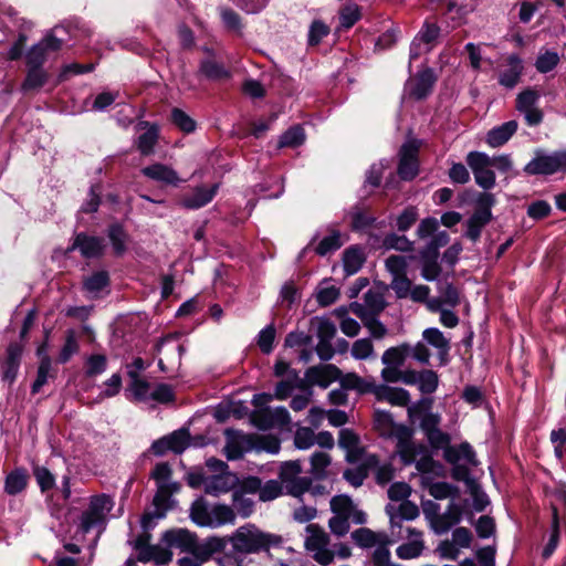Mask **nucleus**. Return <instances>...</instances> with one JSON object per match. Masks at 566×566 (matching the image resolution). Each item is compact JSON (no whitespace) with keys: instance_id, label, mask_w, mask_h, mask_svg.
Here are the masks:
<instances>
[{"instance_id":"nucleus-39","label":"nucleus","mask_w":566,"mask_h":566,"mask_svg":"<svg viewBox=\"0 0 566 566\" xmlns=\"http://www.w3.org/2000/svg\"><path fill=\"white\" fill-rule=\"evenodd\" d=\"M107 237L112 243L114 253L117 256L126 252L127 233L124 227L119 223H113L107 229Z\"/></svg>"},{"instance_id":"nucleus-7","label":"nucleus","mask_w":566,"mask_h":566,"mask_svg":"<svg viewBox=\"0 0 566 566\" xmlns=\"http://www.w3.org/2000/svg\"><path fill=\"white\" fill-rule=\"evenodd\" d=\"M467 165L473 172L475 184L486 190L495 186V172L491 169L490 156L482 151H470L465 157Z\"/></svg>"},{"instance_id":"nucleus-43","label":"nucleus","mask_w":566,"mask_h":566,"mask_svg":"<svg viewBox=\"0 0 566 566\" xmlns=\"http://www.w3.org/2000/svg\"><path fill=\"white\" fill-rule=\"evenodd\" d=\"M200 72L209 80L219 81L230 77L224 66L212 60H205L200 64Z\"/></svg>"},{"instance_id":"nucleus-23","label":"nucleus","mask_w":566,"mask_h":566,"mask_svg":"<svg viewBox=\"0 0 566 566\" xmlns=\"http://www.w3.org/2000/svg\"><path fill=\"white\" fill-rule=\"evenodd\" d=\"M517 127L516 120H509L492 128L486 135L488 145L493 148L503 146L516 133Z\"/></svg>"},{"instance_id":"nucleus-42","label":"nucleus","mask_w":566,"mask_h":566,"mask_svg":"<svg viewBox=\"0 0 566 566\" xmlns=\"http://www.w3.org/2000/svg\"><path fill=\"white\" fill-rule=\"evenodd\" d=\"M109 285V275L107 271H97L84 281V289L95 296Z\"/></svg>"},{"instance_id":"nucleus-63","label":"nucleus","mask_w":566,"mask_h":566,"mask_svg":"<svg viewBox=\"0 0 566 566\" xmlns=\"http://www.w3.org/2000/svg\"><path fill=\"white\" fill-rule=\"evenodd\" d=\"M150 399L159 403H170L176 400V395L171 385L159 384L150 392Z\"/></svg>"},{"instance_id":"nucleus-15","label":"nucleus","mask_w":566,"mask_h":566,"mask_svg":"<svg viewBox=\"0 0 566 566\" xmlns=\"http://www.w3.org/2000/svg\"><path fill=\"white\" fill-rule=\"evenodd\" d=\"M476 0H440L439 9L451 21V28L461 25L468 13L472 12Z\"/></svg>"},{"instance_id":"nucleus-25","label":"nucleus","mask_w":566,"mask_h":566,"mask_svg":"<svg viewBox=\"0 0 566 566\" xmlns=\"http://www.w3.org/2000/svg\"><path fill=\"white\" fill-rule=\"evenodd\" d=\"M411 345L402 343L398 346L386 349L381 356V363L385 368L400 369L408 356H410Z\"/></svg>"},{"instance_id":"nucleus-11","label":"nucleus","mask_w":566,"mask_h":566,"mask_svg":"<svg viewBox=\"0 0 566 566\" xmlns=\"http://www.w3.org/2000/svg\"><path fill=\"white\" fill-rule=\"evenodd\" d=\"M252 423L261 429L269 430L272 428H284L290 424L291 418L286 408L276 407L271 409L265 407L263 409L254 410L251 413Z\"/></svg>"},{"instance_id":"nucleus-1","label":"nucleus","mask_w":566,"mask_h":566,"mask_svg":"<svg viewBox=\"0 0 566 566\" xmlns=\"http://www.w3.org/2000/svg\"><path fill=\"white\" fill-rule=\"evenodd\" d=\"M233 553L242 555L255 554L268 551L270 547H280L283 537L277 534L260 531L255 525L248 524L239 527L230 537Z\"/></svg>"},{"instance_id":"nucleus-62","label":"nucleus","mask_w":566,"mask_h":566,"mask_svg":"<svg viewBox=\"0 0 566 566\" xmlns=\"http://www.w3.org/2000/svg\"><path fill=\"white\" fill-rule=\"evenodd\" d=\"M213 527L220 526L227 523H233L235 515L233 510L224 504H218L212 510Z\"/></svg>"},{"instance_id":"nucleus-5","label":"nucleus","mask_w":566,"mask_h":566,"mask_svg":"<svg viewBox=\"0 0 566 566\" xmlns=\"http://www.w3.org/2000/svg\"><path fill=\"white\" fill-rule=\"evenodd\" d=\"M308 534L305 538V548L313 553L312 557L322 566L333 563L335 553L328 548L329 535L318 524H308L305 528Z\"/></svg>"},{"instance_id":"nucleus-57","label":"nucleus","mask_w":566,"mask_h":566,"mask_svg":"<svg viewBox=\"0 0 566 566\" xmlns=\"http://www.w3.org/2000/svg\"><path fill=\"white\" fill-rule=\"evenodd\" d=\"M422 338L432 347L442 349L443 352H446L447 346L450 345L443 333L436 327L426 328L422 333Z\"/></svg>"},{"instance_id":"nucleus-18","label":"nucleus","mask_w":566,"mask_h":566,"mask_svg":"<svg viewBox=\"0 0 566 566\" xmlns=\"http://www.w3.org/2000/svg\"><path fill=\"white\" fill-rule=\"evenodd\" d=\"M338 446L346 451V461L349 463L358 462L364 454V448L360 447V438L352 429L343 428L339 430Z\"/></svg>"},{"instance_id":"nucleus-3","label":"nucleus","mask_w":566,"mask_h":566,"mask_svg":"<svg viewBox=\"0 0 566 566\" xmlns=\"http://www.w3.org/2000/svg\"><path fill=\"white\" fill-rule=\"evenodd\" d=\"M303 467L301 460L284 461L279 468V482L285 494L302 501L303 495L311 490L312 478L301 476Z\"/></svg>"},{"instance_id":"nucleus-50","label":"nucleus","mask_w":566,"mask_h":566,"mask_svg":"<svg viewBox=\"0 0 566 566\" xmlns=\"http://www.w3.org/2000/svg\"><path fill=\"white\" fill-rule=\"evenodd\" d=\"M275 334L276 331L274 323L269 324L260 331L256 344L263 354L269 355L273 350Z\"/></svg>"},{"instance_id":"nucleus-13","label":"nucleus","mask_w":566,"mask_h":566,"mask_svg":"<svg viewBox=\"0 0 566 566\" xmlns=\"http://www.w3.org/2000/svg\"><path fill=\"white\" fill-rule=\"evenodd\" d=\"M441 29L436 22H431L429 20H426L422 28L413 39L410 45V60H417L421 51V44H424L427 46L426 52H429L432 50V48L437 44L439 38H440Z\"/></svg>"},{"instance_id":"nucleus-35","label":"nucleus","mask_w":566,"mask_h":566,"mask_svg":"<svg viewBox=\"0 0 566 566\" xmlns=\"http://www.w3.org/2000/svg\"><path fill=\"white\" fill-rule=\"evenodd\" d=\"M52 360L48 355L42 356L38 370H36V377L31 386V394L35 395L40 392L42 387L48 382L49 378H55V373H52Z\"/></svg>"},{"instance_id":"nucleus-61","label":"nucleus","mask_w":566,"mask_h":566,"mask_svg":"<svg viewBox=\"0 0 566 566\" xmlns=\"http://www.w3.org/2000/svg\"><path fill=\"white\" fill-rule=\"evenodd\" d=\"M353 509V501L347 495H335L331 500V510L335 515H345L350 517Z\"/></svg>"},{"instance_id":"nucleus-52","label":"nucleus","mask_w":566,"mask_h":566,"mask_svg":"<svg viewBox=\"0 0 566 566\" xmlns=\"http://www.w3.org/2000/svg\"><path fill=\"white\" fill-rule=\"evenodd\" d=\"M78 343L73 329L66 331L65 343L59 354V363L65 364L71 357L78 352Z\"/></svg>"},{"instance_id":"nucleus-26","label":"nucleus","mask_w":566,"mask_h":566,"mask_svg":"<svg viewBox=\"0 0 566 566\" xmlns=\"http://www.w3.org/2000/svg\"><path fill=\"white\" fill-rule=\"evenodd\" d=\"M142 174L149 179L167 185L177 186L180 181L178 174L170 167L163 164H154L142 169Z\"/></svg>"},{"instance_id":"nucleus-34","label":"nucleus","mask_w":566,"mask_h":566,"mask_svg":"<svg viewBox=\"0 0 566 566\" xmlns=\"http://www.w3.org/2000/svg\"><path fill=\"white\" fill-rule=\"evenodd\" d=\"M420 371L407 369H394V368H384L381 370V378L386 382H397L402 381L406 385H418Z\"/></svg>"},{"instance_id":"nucleus-59","label":"nucleus","mask_w":566,"mask_h":566,"mask_svg":"<svg viewBox=\"0 0 566 566\" xmlns=\"http://www.w3.org/2000/svg\"><path fill=\"white\" fill-rule=\"evenodd\" d=\"M219 11L221 20L227 29L235 32H240L242 30L241 17L233 9L221 7Z\"/></svg>"},{"instance_id":"nucleus-32","label":"nucleus","mask_w":566,"mask_h":566,"mask_svg":"<svg viewBox=\"0 0 566 566\" xmlns=\"http://www.w3.org/2000/svg\"><path fill=\"white\" fill-rule=\"evenodd\" d=\"M190 518L199 526L213 527L212 513L209 511L208 504L202 497L192 502L190 507Z\"/></svg>"},{"instance_id":"nucleus-45","label":"nucleus","mask_w":566,"mask_h":566,"mask_svg":"<svg viewBox=\"0 0 566 566\" xmlns=\"http://www.w3.org/2000/svg\"><path fill=\"white\" fill-rule=\"evenodd\" d=\"M165 437L168 441L170 451L176 454L182 453L189 447L190 436L187 429L176 430Z\"/></svg>"},{"instance_id":"nucleus-60","label":"nucleus","mask_w":566,"mask_h":566,"mask_svg":"<svg viewBox=\"0 0 566 566\" xmlns=\"http://www.w3.org/2000/svg\"><path fill=\"white\" fill-rule=\"evenodd\" d=\"M386 269L391 276H399L407 274L408 260L406 256L392 254L386 259Z\"/></svg>"},{"instance_id":"nucleus-33","label":"nucleus","mask_w":566,"mask_h":566,"mask_svg":"<svg viewBox=\"0 0 566 566\" xmlns=\"http://www.w3.org/2000/svg\"><path fill=\"white\" fill-rule=\"evenodd\" d=\"M49 80V74L42 67L28 66V72L24 81L21 84V91L27 93L30 91L40 90Z\"/></svg>"},{"instance_id":"nucleus-44","label":"nucleus","mask_w":566,"mask_h":566,"mask_svg":"<svg viewBox=\"0 0 566 566\" xmlns=\"http://www.w3.org/2000/svg\"><path fill=\"white\" fill-rule=\"evenodd\" d=\"M343 245L342 235L338 230H333L329 235L323 238L315 248V252L324 256L338 250Z\"/></svg>"},{"instance_id":"nucleus-12","label":"nucleus","mask_w":566,"mask_h":566,"mask_svg":"<svg viewBox=\"0 0 566 566\" xmlns=\"http://www.w3.org/2000/svg\"><path fill=\"white\" fill-rule=\"evenodd\" d=\"M23 347L17 342H12L6 349V355L0 359L1 379L11 386L18 376L21 365Z\"/></svg>"},{"instance_id":"nucleus-17","label":"nucleus","mask_w":566,"mask_h":566,"mask_svg":"<svg viewBox=\"0 0 566 566\" xmlns=\"http://www.w3.org/2000/svg\"><path fill=\"white\" fill-rule=\"evenodd\" d=\"M352 539L361 548L387 547L392 544V541L385 532H374L367 527H360L352 533Z\"/></svg>"},{"instance_id":"nucleus-54","label":"nucleus","mask_w":566,"mask_h":566,"mask_svg":"<svg viewBox=\"0 0 566 566\" xmlns=\"http://www.w3.org/2000/svg\"><path fill=\"white\" fill-rule=\"evenodd\" d=\"M429 494L436 500H444L455 497L459 494V489L448 482H434L429 486Z\"/></svg>"},{"instance_id":"nucleus-28","label":"nucleus","mask_w":566,"mask_h":566,"mask_svg":"<svg viewBox=\"0 0 566 566\" xmlns=\"http://www.w3.org/2000/svg\"><path fill=\"white\" fill-rule=\"evenodd\" d=\"M238 479L232 474L212 475L205 482V492L218 496L221 493L231 491Z\"/></svg>"},{"instance_id":"nucleus-58","label":"nucleus","mask_w":566,"mask_h":566,"mask_svg":"<svg viewBox=\"0 0 566 566\" xmlns=\"http://www.w3.org/2000/svg\"><path fill=\"white\" fill-rule=\"evenodd\" d=\"M559 62V56L556 52L546 51L537 56L535 67L539 73H548L554 70Z\"/></svg>"},{"instance_id":"nucleus-46","label":"nucleus","mask_w":566,"mask_h":566,"mask_svg":"<svg viewBox=\"0 0 566 566\" xmlns=\"http://www.w3.org/2000/svg\"><path fill=\"white\" fill-rule=\"evenodd\" d=\"M171 123L186 134L193 133L196 130V122L182 109L175 107L170 113Z\"/></svg>"},{"instance_id":"nucleus-9","label":"nucleus","mask_w":566,"mask_h":566,"mask_svg":"<svg viewBox=\"0 0 566 566\" xmlns=\"http://www.w3.org/2000/svg\"><path fill=\"white\" fill-rule=\"evenodd\" d=\"M438 81V76L433 69L423 67L418 71L406 83V91L410 98L422 101L427 98L433 91Z\"/></svg>"},{"instance_id":"nucleus-48","label":"nucleus","mask_w":566,"mask_h":566,"mask_svg":"<svg viewBox=\"0 0 566 566\" xmlns=\"http://www.w3.org/2000/svg\"><path fill=\"white\" fill-rule=\"evenodd\" d=\"M439 385V376L434 370L423 369L420 371L418 389L426 395L433 394Z\"/></svg>"},{"instance_id":"nucleus-19","label":"nucleus","mask_w":566,"mask_h":566,"mask_svg":"<svg viewBox=\"0 0 566 566\" xmlns=\"http://www.w3.org/2000/svg\"><path fill=\"white\" fill-rule=\"evenodd\" d=\"M138 127L146 129L145 133L138 136L135 145L143 156H150L155 151V146L159 139V127L146 120L139 122Z\"/></svg>"},{"instance_id":"nucleus-36","label":"nucleus","mask_w":566,"mask_h":566,"mask_svg":"<svg viewBox=\"0 0 566 566\" xmlns=\"http://www.w3.org/2000/svg\"><path fill=\"white\" fill-rule=\"evenodd\" d=\"M509 64L511 67L500 74L499 83L506 88H513L520 82L522 66L521 61L516 55H511L509 57Z\"/></svg>"},{"instance_id":"nucleus-38","label":"nucleus","mask_w":566,"mask_h":566,"mask_svg":"<svg viewBox=\"0 0 566 566\" xmlns=\"http://www.w3.org/2000/svg\"><path fill=\"white\" fill-rule=\"evenodd\" d=\"M179 491V484L177 482H170L166 484H157V491L153 499L155 509L164 511L168 510V502L170 496Z\"/></svg>"},{"instance_id":"nucleus-31","label":"nucleus","mask_w":566,"mask_h":566,"mask_svg":"<svg viewBox=\"0 0 566 566\" xmlns=\"http://www.w3.org/2000/svg\"><path fill=\"white\" fill-rule=\"evenodd\" d=\"M311 470L310 474L313 480L322 481L327 478L326 469L332 463V458L328 453L323 451L314 452L310 458Z\"/></svg>"},{"instance_id":"nucleus-56","label":"nucleus","mask_w":566,"mask_h":566,"mask_svg":"<svg viewBox=\"0 0 566 566\" xmlns=\"http://www.w3.org/2000/svg\"><path fill=\"white\" fill-rule=\"evenodd\" d=\"M283 493H285V491L279 480H269L261 485L259 500L262 502H269L275 500Z\"/></svg>"},{"instance_id":"nucleus-29","label":"nucleus","mask_w":566,"mask_h":566,"mask_svg":"<svg viewBox=\"0 0 566 566\" xmlns=\"http://www.w3.org/2000/svg\"><path fill=\"white\" fill-rule=\"evenodd\" d=\"M366 255L358 245L347 248L343 254V266L346 275L357 273L364 265Z\"/></svg>"},{"instance_id":"nucleus-10","label":"nucleus","mask_w":566,"mask_h":566,"mask_svg":"<svg viewBox=\"0 0 566 566\" xmlns=\"http://www.w3.org/2000/svg\"><path fill=\"white\" fill-rule=\"evenodd\" d=\"M113 504L112 497L107 494L92 496L88 509L81 516L82 531L87 533L101 523L105 513L112 510Z\"/></svg>"},{"instance_id":"nucleus-64","label":"nucleus","mask_w":566,"mask_h":566,"mask_svg":"<svg viewBox=\"0 0 566 566\" xmlns=\"http://www.w3.org/2000/svg\"><path fill=\"white\" fill-rule=\"evenodd\" d=\"M294 444L297 449L306 450L315 444V433L311 428L301 427L294 436Z\"/></svg>"},{"instance_id":"nucleus-40","label":"nucleus","mask_w":566,"mask_h":566,"mask_svg":"<svg viewBox=\"0 0 566 566\" xmlns=\"http://www.w3.org/2000/svg\"><path fill=\"white\" fill-rule=\"evenodd\" d=\"M349 216L352 219L350 227L354 231H361L369 227H371L375 222V218L370 216L366 209L356 205L352 207L349 211Z\"/></svg>"},{"instance_id":"nucleus-49","label":"nucleus","mask_w":566,"mask_h":566,"mask_svg":"<svg viewBox=\"0 0 566 566\" xmlns=\"http://www.w3.org/2000/svg\"><path fill=\"white\" fill-rule=\"evenodd\" d=\"M384 247L387 250H397L400 252H410L413 250V243L406 235L389 233L384 238Z\"/></svg>"},{"instance_id":"nucleus-51","label":"nucleus","mask_w":566,"mask_h":566,"mask_svg":"<svg viewBox=\"0 0 566 566\" xmlns=\"http://www.w3.org/2000/svg\"><path fill=\"white\" fill-rule=\"evenodd\" d=\"M33 475L42 493H45L54 488L55 478L48 468L34 465Z\"/></svg>"},{"instance_id":"nucleus-37","label":"nucleus","mask_w":566,"mask_h":566,"mask_svg":"<svg viewBox=\"0 0 566 566\" xmlns=\"http://www.w3.org/2000/svg\"><path fill=\"white\" fill-rule=\"evenodd\" d=\"M127 375L130 378L129 390L132 391L135 400L146 401L150 399V384L142 379L137 371L127 370Z\"/></svg>"},{"instance_id":"nucleus-4","label":"nucleus","mask_w":566,"mask_h":566,"mask_svg":"<svg viewBox=\"0 0 566 566\" xmlns=\"http://www.w3.org/2000/svg\"><path fill=\"white\" fill-rule=\"evenodd\" d=\"M523 171L528 176H548L556 172H566V150L546 154L537 149L535 157L524 166Z\"/></svg>"},{"instance_id":"nucleus-30","label":"nucleus","mask_w":566,"mask_h":566,"mask_svg":"<svg viewBox=\"0 0 566 566\" xmlns=\"http://www.w3.org/2000/svg\"><path fill=\"white\" fill-rule=\"evenodd\" d=\"M28 482V471L24 468H17L6 476L4 492L8 495H17L25 490Z\"/></svg>"},{"instance_id":"nucleus-16","label":"nucleus","mask_w":566,"mask_h":566,"mask_svg":"<svg viewBox=\"0 0 566 566\" xmlns=\"http://www.w3.org/2000/svg\"><path fill=\"white\" fill-rule=\"evenodd\" d=\"M462 514V506L451 502L444 513L436 514L431 517V527L436 534H444L451 527L460 523Z\"/></svg>"},{"instance_id":"nucleus-20","label":"nucleus","mask_w":566,"mask_h":566,"mask_svg":"<svg viewBox=\"0 0 566 566\" xmlns=\"http://www.w3.org/2000/svg\"><path fill=\"white\" fill-rule=\"evenodd\" d=\"M340 375V369L331 364L310 367L305 374L310 382L318 385L323 388L328 387L329 384L334 380H337Z\"/></svg>"},{"instance_id":"nucleus-6","label":"nucleus","mask_w":566,"mask_h":566,"mask_svg":"<svg viewBox=\"0 0 566 566\" xmlns=\"http://www.w3.org/2000/svg\"><path fill=\"white\" fill-rule=\"evenodd\" d=\"M388 436L397 440L396 451L405 465L412 464L418 453L426 452L423 444L412 441L413 431L406 424L396 423Z\"/></svg>"},{"instance_id":"nucleus-21","label":"nucleus","mask_w":566,"mask_h":566,"mask_svg":"<svg viewBox=\"0 0 566 566\" xmlns=\"http://www.w3.org/2000/svg\"><path fill=\"white\" fill-rule=\"evenodd\" d=\"M197 538L196 534L185 528L169 530L163 534V542L169 546L179 548L182 552H190L193 547V542Z\"/></svg>"},{"instance_id":"nucleus-47","label":"nucleus","mask_w":566,"mask_h":566,"mask_svg":"<svg viewBox=\"0 0 566 566\" xmlns=\"http://www.w3.org/2000/svg\"><path fill=\"white\" fill-rule=\"evenodd\" d=\"M361 18L360 8L356 3H348L339 10V24L344 29H350Z\"/></svg>"},{"instance_id":"nucleus-2","label":"nucleus","mask_w":566,"mask_h":566,"mask_svg":"<svg viewBox=\"0 0 566 566\" xmlns=\"http://www.w3.org/2000/svg\"><path fill=\"white\" fill-rule=\"evenodd\" d=\"M495 195L489 191L480 192L475 199L473 213L465 221L464 237L472 242H478L482 230L492 221V207L495 205Z\"/></svg>"},{"instance_id":"nucleus-41","label":"nucleus","mask_w":566,"mask_h":566,"mask_svg":"<svg viewBox=\"0 0 566 566\" xmlns=\"http://www.w3.org/2000/svg\"><path fill=\"white\" fill-rule=\"evenodd\" d=\"M305 140V134L304 129L296 125L291 128H289L286 132H284L279 140L277 147L279 148H285V147H298L301 146Z\"/></svg>"},{"instance_id":"nucleus-24","label":"nucleus","mask_w":566,"mask_h":566,"mask_svg":"<svg viewBox=\"0 0 566 566\" xmlns=\"http://www.w3.org/2000/svg\"><path fill=\"white\" fill-rule=\"evenodd\" d=\"M375 395L378 400L387 401L392 406L406 407L410 401V395L403 388L380 385L375 389Z\"/></svg>"},{"instance_id":"nucleus-27","label":"nucleus","mask_w":566,"mask_h":566,"mask_svg":"<svg viewBox=\"0 0 566 566\" xmlns=\"http://www.w3.org/2000/svg\"><path fill=\"white\" fill-rule=\"evenodd\" d=\"M254 448V436L242 434L235 440L228 441L224 454L228 460L234 461L243 458L244 453Z\"/></svg>"},{"instance_id":"nucleus-53","label":"nucleus","mask_w":566,"mask_h":566,"mask_svg":"<svg viewBox=\"0 0 566 566\" xmlns=\"http://www.w3.org/2000/svg\"><path fill=\"white\" fill-rule=\"evenodd\" d=\"M329 27L322 20H314L308 29L307 43L311 46L318 45L329 34Z\"/></svg>"},{"instance_id":"nucleus-55","label":"nucleus","mask_w":566,"mask_h":566,"mask_svg":"<svg viewBox=\"0 0 566 566\" xmlns=\"http://www.w3.org/2000/svg\"><path fill=\"white\" fill-rule=\"evenodd\" d=\"M107 367V357L102 354L91 355L86 359L85 375L88 378L103 374Z\"/></svg>"},{"instance_id":"nucleus-8","label":"nucleus","mask_w":566,"mask_h":566,"mask_svg":"<svg viewBox=\"0 0 566 566\" xmlns=\"http://www.w3.org/2000/svg\"><path fill=\"white\" fill-rule=\"evenodd\" d=\"M419 145L416 140L406 142L401 145L398 157L397 174L401 180L411 181L419 174Z\"/></svg>"},{"instance_id":"nucleus-14","label":"nucleus","mask_w":566,"mask_h":566,"mask_svg":"<svg viewBox=\"0 0 566 566\" xmlns=\"http://www.w3.org/2000/svg\"><path fill=\"white\" fill-rule=\"evenodd\" d=\"M105 241L101 237L76 233L69 251L78 250L85 259H98L104 254Z\"/></svg>"},{"instance_id":"nucleus-22","label":"nucleus","mask_w":566,"mask_h":566,"mask_svg":"<svg viewBox=\"0 0 566 566\" xmlns=\"http://www.w3.org/2000/svg\"><path fill=\"white\" fill-rule=\"evenodd\" d=\"M219 185L214 184L210 188L197 187L191 195L182 197L180 203L186 209H199L205 207L217 193Z\"/></svg>"}]
</instances>
